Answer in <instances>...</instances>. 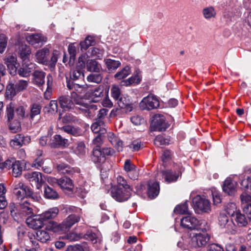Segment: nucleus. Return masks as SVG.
<instances>
[{"label": "nucleus", "instance_id": "obj_1", "mask_svg": "<svg viewBox=\"0 0 251 251\" xmlns=\"http://www.w3.org/2000/svg\"><path fill=\"white\" fill-rule=\"evenodd\" d=\"M81 217V214H70L61 224L54 227V231L55 232H66L69 230L73 226L80 221Z\"/></svg>", "mask_w": 251, "mask_h": 251}, {"label": "nucleus", "instance_id": "obj_2", "mask_svg": "<svg viewBox=\"0 0 251 251\" xmlns=\"http://www.w3.org/2000/svg\"><path fill=\"white\" fill-rule=\"evenodd\" d=\"M192 204L194 209L201 212H209L211 211V205L208 200L197 196L192 200Z\"/></svg>", "mask_w": 251, "mask_h": 251}, {"label": "nucleus", "instance_id": "obj_3", "mask_svg": "<svg viewBox=\"0 0 251 251\" xmlns=\"http://www.w3.org/2000/svg\"><path fill=\"white\" fill-rule=\"evenodd\" d=\"M140 107L143 109L151 110L158 108L159 102L156 97L152 95H149L145 97L140 102Z\"/></svg>", "mask_w": 251, "mask_h": 251}, {"label": "nucleus", "instance_id": "obj_4", "mask_svg": "<svg viewBox=\"0 0 251 251\" xmlns=\"http://www.w3.org/2000/svg\"><path fill=\"white\" fill-rule=\"evenodd\" d=\"M209 238V236L206 233H195L191 238V247L193 248L203 247L207 243Z\"/></svg>", "mask_w": 251, "mask_h": 251}, {"label": "nucleus", "instance_id": "obj_5", "mask_svg": "<svg viewBox=\"0 0 251 251\" xmlns=\"http://www.w3.org/2000/svg\"><path fill=\"white\" fill-rule=\"evenodd\" d=\"M131 191L124 190L122 187H113L111 189L112 197L116 201L121 202L126 201L130 196Z\"/></svg>", "mask_w": 251, "mask_h": 251}, {"label": "nucleus", "instance_id": "obj_6", "mask_svg": "<svg viewBox=\"0 0 251 251\" xmlns=\"http://www.w3.org/2000/svg\"><path fill=\"white\" fill-rule=\"evenodd\" d=\"M103 87L100 85L94 89L88 90L85 94V97L88 100L96 102L100 101L103 94Z\"/></svg>", "mask_w": 251, "mask_h": 251}, {"label": "nucleus", "instance_id": "obj_7", "mask_svg": "<svg viewBox=\"0 0 251 251\" xmlns=\"http://www.w3.org/2000/svg\"><path fill=\"white\" fill-rule=\"evenodd\" d=\"M151 125L154 130L159 131L165 130L169 126L165 122V117L162 115H155L153 117Z\"/></svg>", "mask_w": 251, "mask_h": 251}, {"label": "nucleus", "instance_id": "obj_8", "mask_svg": "<svg viewBox=\"0 0 251 251\" xmlns=\"http://www.w3.org/2000/svg\"><path fill=\"white\" fill-rule=\"evenodd\" d=\"M25 177L30 182L35 183L37 189H40L45 182L43 176L40 172H33L27 173Z\"/></svg>", "mask_w": 251, "mask_h": 251}, {"label": "nucleus", "instance_id": "obj_9", "mask_svg": "<svg viewBox=\"0 0 251 251\" xmlns=\"http://www.w3.org/2000/svg\"><path fill=\"white\" fill-rule=\"evenodd\" d=\"M26 41L35 48L40 47L46 43L47 38L41 34H31L26 37Z\"/></svg>", "mask_w": 251, "mask_h": 251}, {"label": "nucleus", "instance_id": "obj_10", "mask_svg": "<svg viewBox=\"0 0 251 251\" xmlns=\"http://www.w3.org/2000/svg\"><path fill=\"white\" fill-rule=\"evenodd\" d=\"M240 199L243 212L251 218V196L243 193L240 195Z\"/></svg>", "mask_w": 251, "mask_h": 251}, {"label": "nucleus", "instance_id": "obj_11", "mask_svg": "<svg viewBox=\"0 0 251 251\" xmlns=\"http://www.w3.org/2000/svg\"><path fill=\"white\" fill-rule=\"evenodd\" d=\"M35 69V64L29 61H23L21 67L18 71L19 75L26 77L30 75L31 72Z\"/></svg>", "mask_w": 251, "mask_h": 251}, {"label": "nucleus", "instance_id": "obj_12", "mask_svg": "<svg viewBox=\"0 0 251 251\" xmlns=\"http://www.w3.org/2000/svg\"><path fill=\"white\" fill-rule=\"evenodd\" d=\"M44 220L41 215H34L26 219V223L28 226L33 229H38L42 227Z\"/></svg>", "mask_w": 251, "mask_h": 251}, {"label": "nucleus", "instance_id": "obj_13", "mask_svg": "<svg viewBox=\"0 0 251 251\" xmlns=\"http://www.w3.org/2000/svg\"><path fill=\"white\" fill-rule=\"evenodd\" d=\"M50 57V50L47 48L38 50L36 54V61L41 64H47Z\"/></svg>", "mask_w": 251, "mask_h": 251}, {"label": "nucleus", "instance_id": "obj_14", "mask_svg": "<svg viewBox=\"0 0 251 251\" xmlns=\"http://www.w3.org/2000/svg\"><path fill=\"white\" fill-rule=\"evenodd\" d=\"M103 154L100 148L95 147L92 152L91 159L95 164H101L105 160V157Z\"/></svg>", "mask_w": 251, "mask_h": 251}, {"label": "nucleus", "instance_id": "obj_15", "mask_svg": "<svg viewBox=\"0 0 251 251\" xmlns=\"http://www.w3.org/2000/svg\"><path fill=\"white\" fill-rule=\"evenodd\" d=\"M85 56H80L78 59V64L80 68L76 67L70 74V78L73 80H76L80 78L82 75L84 76L83 71L82 68L84 67L85 61L83 60Z\"/></svg>", "mask_w": 251, "mask_h": 251}, {"label": "nucleus", "instance_id": "obj_16", "mask_svg": "<svg viewBox=\"0 0 251 251\" xmlns=\"http://www.w3.org/2000/svg\"><path fill=\"white\" fill-rule=\"evenodd\" d=\"M219 224L221 227L226 228L229 231L234 230V224L232 221H229L228 217L224 214L220 215Z\"/></svg>", "mask_w": 251, "mask_h": 251}, {"label": "nucleus", "instance_id": "obj_17", "mask_svg": "<svg viewBox=\"0 0 251 251\" xmlns=\"http://www.w3.org/2000/svg\"><path fill=\"white\" fill-rule=\"evenodd\" d=\"M117 103L121 109H124L126 113L130 112L133 110V104L128 97L122 96L117 100Z\"/></svg>", "mask_w": 251, "mask_h": 251}, {"label": "nucleus", "instance_id": "obj_18", "mask_svg": "<svg viewBox=\"0 0 251 251\" xmlns=\"http://www.w3.org/2000/svg\"><path fill=\"white\" fill-rule=\"evenodd\" d=\"M46 73L42 71L36 70L32 74V83L38 87L42 86L45 83Z\"/></svg>", "mask_w": 251, "mask_h": 251}, {"label": "nucleus", "instance_id": "obj_19", "mask_svg": "<svg viewBox=\"0 0 251 251\" xmlns=\"http://www.w3.org/2000/svg\"><path fill=\"white\" fill-rule=\"evenodd\" d=\"M58 101L60 106L65 110H69L74 107V102L69 96H61Z\"/></svg>", "mask_w": 251, "mask_h": 251}, {"label": "nucleus", "instance_id": "obj_20", "mask_svg": "<svg viewBox=\"0 0 251 251\" xmlns=\"http://www.w3.org/2000/svg\"><path fill=\"white\" fill-rule=\"evenodd\" d=\"M236 186L237 183L236 181L230 178H227L224 181L223 189L225 193L229 195H231L234 193Z\"/></svg>", "mask_w": 251, "mask_h": 251}, {"label": "nucleus", "instance_id": "obj_21", "mask_svg": "<svg viewBox=\"0 0 251 251\" xmlns=\"http://www.w3.org/2000/svg\"><path fill=\"white\" fill-rule=\"evenodd\" d=\"M158 175H161L165 181L168 183L172 182L177 180L179 176V173L173 172L171 170L161 171Z\"/></svg>", "mask_w": 251, "mask_h": 251}, {"label": "nucleus", "instance_id": "obj_22", "mask_svg": "<svg viewBox=\"0 0 251 251\" xmlns=\"http://www.w3.org/2000/svg\"><path fill=\"white\" fill-rule=\"evenodd\" d=\"M108 141L114 146L118 151H122L123 148V142L113 133L109 132L107 134Z\"/></svg>", "mask_w": 251, "mask_h": 251}, {"label": "nucleus", "instance_id": "obj_23", "mask_svg": "<svg viewBox=\"0 0 251 251\" xmlns=\"http://www.w3.org/2000/svg\"><path fill=\"white\" fill-rule=\"evenodd\" d=\"M59 186L64 191L71 192L74 188L72 180L67 177L59 179Z\"/></svg>", "mask_w": 251, "mask_h": 251}, {"label": "nucleus", "instance_id": "obj_24", "mask_svg": "<svg viewBox=\"0 0 251 251\" xmlns=\"http://www.w3.org/2000/svg\"><path fill=\"white\" fill-rule=\"evenodd\" d=\"M159 185L157 182L149 181L148 183V194L151 199L155 198L159 193Z\"/></svg>", "mask_w": 251, "mask_h": 251}, {"label": "nucleus", "instance_id": "obj_25", "mask_svg": "<svg viewBox=\"0 0 251 251\" xmlns=\"http://www.w3.org/2000/svg\"><path fill=\"white\" fill-rule=\"evenodd\" d=\"M5 63L10 74L14 75L17 71V58L12 55L8 56L5 59Z\"/></svg>", "mask_w": 251, "mask_h": 251}, {"label": "nucleus", "instance_id": "obj_26", "mask_svg": "<svg viewBox=\"0 0 251 251\" xmlns=\"http://www.w3.org/2000/svg\"><path fill=\"white\" fill-rule=\"evenodd\" d=\"M19 192H21V194L18 195L17 194H14L18 198L22 199L24 197L31 198L35 201H38L39 197L35 194H34L32 190L28 187L21 188V189H18Z\"/></svg>", "mask_w": 251, "mask_h": 251}, {"label": "nucleus", "instance_id": "obj_27", "mask_svg": "<svg viewBox=\"0 0 251 251\" xmlns=\"http://www.w3.org/2000/svg\"><path fill=\"white\" fill-rule=\"evenodd\" d=\"M141 81V76L140 71H136L135 74L126 80L121 82L122 85L129 86L133 84H139Z\"/></svg>", "mask_w": 251, "mask_h": 251}, {"label": "nucleus", "instance_id": "obj_28", "mask_svg": "<svg viewBox=\"0 0 251 251\" xmlns=\"http://www.w3.org/2000/svg\"><path fill=\"white\" fill-rule=\"evenodd\" d=\"M31 50L29 46L25 44L20 45L18 49V54L23 61H29V57Z\"/></svg>", "mask_w": 251, "mask_h": 251}, {"label": "nucleus", "instance_id": "obj_29", "mask_svg": "<svg viewBox=\"0 0 251 251\" xmlns=\"http://www.w3.org/2000/svg\"><path fill=\"white\" fill-rule=\"evenodd\" d=\"M57 171L60 173L65 175H71L75 173V170L69 165L61 163L57 165Z\"/></svg>", "mask_w": 251, "mask_h": 251}, {"label": "nucleus", "instance_id": "obj_30", "mask_svg": "<svg viewBox=\"0 0 251 251\" xmlns=\"http://www.w3.org/2000/svg\"><path fill=\"white\" fill-rule=\"evenodd\" d=\"M44 197L48 199H55L58 197L57 192L47 185L44 186Z\"/></svg>", "mask_w": 251, "mask_h": 251}, {"label": "nucleus", "instance_id": "obj_31", "mask_svg": "<svg viewBox=\"0 0 251 251\" xmlns=\"http://www.w3.org/2000/svg\"><path fill=\"white\" fill-rule=\"evenodd\" d=\"M19 210L21 213L25 215H29L33 213L32 207L27 201H25L20 204Z\"/></svg>", "mask_w": 251, "mask_h": 251}, {"label": "nucleus", "instance_id": "obj_32", "mask_svg": "<svg viewBox=\"0 0 251 251\" xmlns=\"http://www.w3.org/2000/svg\"><path fill=\"white\" fill-rule=\"evenodd\" d=\"M59 210L57 207H53L41 214L44 221L45 220L54 218L58 214Z\"/></svg>", "mask_w": 251, "mask_h": 251}, {"label": "nucleus", "instance_id": "obj_33", "mask_svg": "<svg viewBox=\"0 0 251 251\" xmlns=\"http://www.w3.org/2000/svg\"><path fill=\"white\" fill-rule=\"evenodd\" d=\"M72 149L74 153L79 156H83L86 152L85 145L83 142L75 144Z\"/></svg>", "mask_w": 251, "mask_h": 251}, {"label": "nucleus", "instance_id": "obj_34", "mask_svg": "<svg viewBox=\"0 0 251 251\" xmlns=\"http://www.w3.org/2000/svg\"><path fill=\"white\" fill-rule=\"evenodd\" d=\"M233 217L235 222L239 226H245L248 224V219L239 212H236Z\"/></svg>", "mask_w": 251, "mask_h": 251}, {"label": "nucleus", "instance_id": "obj_35", "mask_svg": "<svg viewBox=\"0 0 251 251\" xmlns=\"http://www.w3.org/2000/svg\"><path fill=\"white\" fill-rule=\"evenodd\" d=\"M86 65L88 71L90 72L98 73L101 69L100 65L95 60H88Z\"/></svg>", "mask_w": 251, "mask_h": 251}, {"label": "nucleus", "instance_id": "obj_36", "mask_svg": "<svg viewBox=\"0 0 251 251\" xmlns=\"http://www.w3.org/2000/svg\"><path fill=\"white\" fill-rule=\"evenodd\" d=\"M17 92L14 83L10 82L6 86L5 97L7 99L12 100L13 97L16 96Z\"/></svg>", "mask_w": 251, "mask_h": 251}, {"label": "nucleus", "instance_id": "obj_37", "mask_svg": "<svg viewBox=\"0 0 251 251\" xmlns=\"http://www.w3.org/2000/svg\"><path fill=\"white\" fill-rule=\"evenodd\" d=\"M27 137H24L22 134H17L13 139L10 141V145L12 147L17 148L22 146L25 144V141Z\"/></svg>", "mask_w": 251, "mask_h": 251}, {"label": "nucleus", "instance_id": "obj_38", "mask_svg": "<svg viewBox=\"0 0 251 251\" xmlns=\"http://www.w3.org/2000/svg\"><path fill=\"white\" fill-rule=\"evenodd\" d=\"M104 62H105L107 69L109 71L117 69L121 65V62L119 61L111 59H105Z\"/></svg>", "mask_w": 251, "mask_h": 251}, {"label": "nucleus", "instance_id": "obj_39", "mask_svg": "<svg viewBox=\"0 0 251 251\" xmlns=\"http://www.w3.org/2000/svg\"><path fill=\"white\" fill-rule=\"evenodd\" d=\"M131 73L130 68L126 66L121 71L118 72L114 75L116 79L120 80L127 76Z\"/></svg>", "mask_w": 251, "mask_h": 251}, {"label": "nucleus", "instance_id": "obj_40", "mask_svg": "<svg viewBox=\"0 0 251 251\" xmlns=\"http://www.w3.org/2000/svg\"><path fill=\"white\" fill-rule=\"evenodd\" d=\"M12 175L15 177H18L21 175L23 168L22 163L20 161H14L13 165L12 166Z\"/></svg>", "mask_w": 251, "mask_h": 251}, {"label": "nucleus", "instance_id": "obj_41", "mask_svg": "<svg viewBox=\"0 0 251 251\" xmlns=\"http://www.w3.org/2000/svg\"><path fill=\"white\" fill-rule=\"evenodd\" d=\"M15 109V104L12 102H10L8 105L6 106V117L7 121L9 122L13 119L14 116V111Z\"/></svg>", "mask_w": 251, "mask_h": 251}, {"label": "nucleus", "instance_id": "obj_42", "mask_svg": "<svg viewBox=\"0 0 251 251\" xmlns=\"http://www.w3.org/2000/svg\"><path fill=\"white\" fill-rule=\"evenodd\" d=\"M106 133V130L103 129L101 132L98 134L93 140V144L96 146L95 147L100 148L103 140L104 138V134Z\"/></svg>", "mask_w": 251, "mask_h": 251}, {"label": "nucleus", "instance_id": "obj_43", "mask_svg": "<svg viewBox=\"0 0 251 251\" xmlns=\"http://www.w3.org/2000/svg\"><path fill=\"white\" fill-rule=\"evenodd\" d=\"M201 224L200 222L195 217L189 216V230L201 229Z\"/></svg>", "mask_w": 251, "mask_h": 251}, {"label": "nucleus", "instance_id": "obj_44", "mask_svg": "<svg viewBox=\"0 0 251 251\" xmlns=\"http://www.w3.org/2000/svg\"><path fill=\"white\" fill-rule=\"evenodd\" d=\"M82 238L90 241L93 244L96 243L100 240L98 236L91 230L87 231L85 234H83Z\"/></svg>", "mask_w": 251, "mask_h": 251}, {"label": "nucleus", "instance_id": "obj_45", "mask_svg": "<svg viewBox=\"0 0 251 251\" xmlns=\"http://www.w3.org/2000/svg\"><path fill=\"white\" fill-rule=\"evenodd\" d=\"M36 238L38 241L42 243H46L50 240V236L49 233L45 230H38L36 232Z\"/></svg>", "mask_w": 251, "mask_h": 251}, {"label": "nucleus", "instance_id": "obj_46", "mask_svg": "<svg viewBox=\"0 0 251 251\" xmlns=\"http://www.w3.org/2000/svg\"><path fill=\"white\" fill-rule=\"evenodd\" d=\"M18 236L19 240H22L24 237H27L31 242H33L32 238L31 237L29 233L26 232V228L24 226H19L17 228Z\"/></svg>", "mask_w": 251, "mask_h": 251}, {"label": "nucleus", "instance_id": "obj_47", "mask_svg": "<svg viewBox=\"0 0 251 251\" xmlns=\"http://www.w3.org/2000/svg\"><path fill=\"white\" fill-rule=\"evenodd\" d=\"M204 17L206 19H210L214 18L216 16V12L212 6L205 8L202 11Z\"/></svg>", "mask_w": 251, "mask_h": 251}, {"label": "nucleus", "instance_id": "obj_48", "mask_svg": "<svg viewBox=\"0 0 251 251\" xmlns=\"http://www.w3.org/2000/svg\"><path fill=\"white\" fill-rule=\"evenodd\" d=\"M54 140L55 141V145L54 147L58 146L66 147L68 146V140L67 139L63 138L60 135H55L54 137Z\"/></svg>", "mask_w": 251, "mask_h": 251}, {"label": "nucleus", "instance_id": "obj_49", "mask_svg": "<svg viewBox=\"0 0 251 251\" xmlns=\"http://www.w3.org/2000/svg\"><path fill=\"white\" fill-rule=\"evenodd\" d=\"M47 89L45 92V97H50L52 92V84H53V78L51 75L49 74L47 76ZM47 99L49 98L46 97Z\"/></svg>", "mask_w": 251, "mask_h": 251}, {"label": "nucleus", "instance_id": "obj_50", "mask_svg": "<svg viewBox=\"0 0 251 251\" xmlns=\"http://www.w3.org/2000/svg\"><path fill=\"white\" fill-rule=\"evenodd\" d=\"M95 41L91 36H88L84 41L80 43V47L81 50H86L90 46L93 45Z\"/></svg>", "mask_w": 251, "mask_h": 251}, {"label": "nucleus", "instance_id": "obj_51", "mask_svg": "<svg viewBox=\"0 0 251 251\" xmlns=\"http://www.w3.org/2000/svg\"><path fill=\"white\" fill-rule=\"evenodd\" d=\"M83 233H76L72 232L65 235L64 238L70 241H76L82 238Z\"/></svg>", "mask_w": 251, "mask_h": 251}, {"label": "nucleus", "instance_id": "obj_52", "mask_svg": "<svg viewBox=\"0 0 251 251\" xmlns=\"http://www.w3.org/2000/svg\"><path fill=\"white\" fill-rule=\"evenodd\" d=\"M41 110V106L38 104H33L30 107V117L31 119L33 118L37 115L40 114Z\"/></svg>", "mask_w": 251, "mask_h": 251}, {"label": "nucleus", "instance_id": "obj_53", "mask_svg": "<svg viewBox=\"0 0 251 251\" xmlns=\"http://www.w3.org/2000/svg\"><path fill=\"white\" fill-rule=\"evenodd\" d=\"M74 93L76 96H72L73 99V101L74 102V105L75 104L76 105L80 106V107H78V108H79V107H81V108L87 107L88 104L85 103L83 99L81 97H80L79 96H78L76 93Z\"/></svg>", "mask_w": 251, "mask_h": 251}, {"label": "nucleus", "instance_id": "obj_54", "mask_svg": "<svg viewBox=\"0 0 251 251\" xmlns=\"http://www.w3.org/2000/svg\"><path fill=\"white\" fill-rule=\"evenodd\" d=\"M188 212L187 201L184 203L177 205L174 209V212L176 214H184Z\"/></svg>", "mask_w": 251, "mask_h": 251}, {"label": "nucleus", "instance_id": "obj_55", "mask_svg": "<svg viewBox=\"0 0 251 251\" xmlns=\"http://www.w3.org/2000/svg\"><path fill=\"white\" fill-rule=\"evenodd\" d=\"M28 84V83L27 81L19 80L16 82L15 84H14V86L15 87L17 92H18L25 90L27 88Z\"/></svg>", "mask_w": 251, "mask_h": 251}, {"label": "nucleus", "instance_id": "obj_56", "mask_svg": "<svg viewBox=\"0 0 251 251\" xmlns=\"http://www.w3.org/2000/svg\"><path fill=\"white\" fill-rule=\"evenodd\" d=\"M79 108L84 112L85 115L86 117L91 118L93 116L94 113V112L96 110V106L95 105H90L87 104V107Z\"/></svg>", "mask_w": 251, "mask_h": 251}, {"label": "nucleus", "instance_id": "obj_57", "mask_svg": "<svg viewBox=\"0 0 251 251\" xmlns=\"http://www.w3.org/2000/svg\"><path fill=\"white\" fill-rule=\"evenodd\" d=\"M102 79V76L100 74H91L87 77L88 81L96 83H100Z\"/></svg>", "mask_w": 251, "mask_h": 251}, {"label": "nucleus", "instance_id": "obj_58", "mask_svg": "<svg viewBox=\"0 0 251 251\" xmlns=\"http://www.w3.org/2000/svg\"><path fill=\"white\" fill-rule=\"evenodd\" d=\"M26 187L27 186L25 185L22 181L20 180L15 181L12 185L13 193L14 194H17L20 195L21 192H19L18 189H21V188Z\"/></svg>", "mask_w": 251, "mask_h": 251}, {"label": "nucleus", "instance_id": "obj_59", "mask_svg": "<svg viewBox=\"0 0 251 251\" xmlns=\"http://www.w3.org/2000/svg\"><path fill=\"white\" fill-rule=\"evenodd\" d=\"M61 129L64 132L73 135H76L79 133V129L69 125L63 126Z\"/></svg>", "mask_w": 251, "mask_h": 251}, {"label": "nucleus", "instance_id": "obj_60", "mask_svg": "<svg viewBox=\"0 0 251 251\" xmlns=\"http://www.w3.org/2000/svg\"><path fill=\"white\" fill-rule=\"evenodd\" d=\"M117 181L119 184V186L117 187H122L124 190H129L132 191V189L130 186L127 184L126 181L122 176H118L117 177Z\"/></svg>", "mask_w": 251, "mask_h": 251}, {"label": "nucleus", "instance_id": "obj_61", "mask_svg": "<svg viewBox=\"0 0 251 251\" xmlns=\"http://www.w3.org/2000/svg\"><path fill=\"white\" fill-rule=\"evenodd\" d=\"M143 144L140 141L136 140L133 141L128 147L132 151H136L140 150Z\"/></svg>", "mask_w": 251, "mask_h": 251}, {"label": "nucleus", "instance_id": "obj_62", "mask_svg": "<svg viewBox=\"0 0 251 251\" xmlns=\"http://www.w3.org/2000/svg\"><path fill=\"white\" fill-rule=\"evenodd\" d=\"M226 210L227 213L232 217H234L236 212H238L236 211V204L233 202L228 203L226 206Z\"/></svg>", "mask_w": 251, "mask_h": 251}, {"label": "nucleus", "instance_id": "obj_63", "mask_svg": "<svg viewBox=\"0 0 251 251\" xmlns=\"http://www.w3.org/2000/svg\"><path fill=\"white\" fill-rule=\"evenodd\" d=\"M154 143L156 146L159 147L161 145H168L169 141L168 139H165L163 136L160 135L155 137Z\"/></svg>", "mask_w": 251, "mask_h": 251}, {"label": "nucleus", "instance_id": "obj_64", "mask_svg": "<svg viewBox=\"0 0 251 251\" xmlns=\"http://www.w3.org/2000/svg\"><path fill=\"white\" fill-rule=\"evenodd\" d=\"M9 129L11 132L16 133L21 129V123L18 120H14L9 124Z\"/></svg>", "mask_w": 251, "mask_h": 251}]
</instances>
